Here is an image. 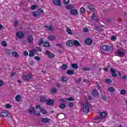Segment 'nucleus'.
I'll return each mask as SVG.
<instances>
[{
	"instance_id": "obj_1",
	"label": "nucleus",
	"mask_w": 127,
	"mask_h": 127,
	"mask_svg": "<svg viewBox=\"0 0 127 127\" xmlns=\"http://www.w3.org/2000/svg\"><path fill=\"white\" fill-rule=\"evenodd\" d=\"M90 105L89 103L86 102L83 103V111L85 114H88L90 112Z\"/></svg>"
},
{
	"instance_id": "obj_2",
	"label": "nucleus",
	"mask_w": 127,
	"mask_h": 127,
	"mask_svg": "<svg viewBox=\"0 0 127 127\" xmlns=\"http://www.w3.org/2000/svg\"><path fill=\"white\" fill-rule=\"evenodd\" d=\"M32 77L31 75L29 74V73H27L26 74H23L22 76V79L24 81H27V82H29V80L31 79Z\"/></svg>"
},
{
	"instance_id": "obj_3",
	"label": "nucleus",
	"mask_w": 127,
	"mask_h": 127,
	"mask_svg": "<svg viewBox=\"0 0 127 127\" xmlns=\"http://www.w3.org/2000/svg\"><path fill=\"white\" fill-rule=\"evenodd\" d=\"M117 56L119 57H124L126 54V52L125 51H122L121 49H119L116 51Z\"/></svg>"
},
{
	"instance_id": "obj_4",
	"label": "nucleus",
	"mask_w": 127,
	"mask_h": 127,
	"mask_svg": "<svg viewBox=\"0 0 127 127\" xmlns=\"http://www.w3.org/2000/svg\"><path fill=\"white\" fill-rule=\"evenodd\" d=\"M84 43L86 45H92V43H93V41L90 38H88L85 40Z\"/></svg>"
},
{
	"instance_id": "obj_5",
	"label": "nucleus",
	"mask_w": 127,
	"mask_h": 127,
	"mask_svg": "<svg viewBox=\"0 0 127 127\" xmlns=\"http://www.w3.org/2000/svg\"><path fill=\"white\" fill-rule=\"evenodd\" d=\"M41 121L43 124H47L50 122V119L48 118H43L41 119Z\"/></svg>"
},
{
	"instance_id": "obj_6",
	"label": "nucleus",
	"mask_w": 127,
	"mask_h": 127,
	"mask_svg": "<svg viewBox=\"0 0 127 127\" xmlns=\"http://www.w3.org/2000/svg\"><path fill=\"white\" fill-rule=\"evenodd\" d=\"M46 54H47L48 58H51V59L55 57V55H54L53 53H50L49 51H46Z\"/></svg>"
},
{
	"instance_id": "obj_7",
	"label": "nucleus",
	"mask_w": 127,
	"mask_h": 127,
	"mask_svg": "<svg viewBox=\"0 0 127 127\" xmlns=\"http://www.w3.org/2000/svg\"><path fill=\"white\" fill-rule=\"evenodd\" d=\"M48 39L49 41H51V42H53L54 41H55L56 37L53 35H50L48 37Z\"/></svg>"
},
{
	"instance_id": "obj_8",
	"label": "nucleus",
	"mask_w": 127,
	"mask_h": 127,
	"mask_svg": "<svg viewBox=\"0 0 127 127\" xmlns=\"http://www.w3.org/2000/svg\"><path fill=\"white\" fill-rule=\"evenodd\" d=\"M70 13L71 15H77L78 14V10L76 9H71Z\"/></svg>"
},
{
	"instance_id": "obj_9",
	"label": "nucleus",
	"mask_w": 127,
	"mask_h": 127,
	"mask_svg": "<svg viewBox=\"0 0 127 127\" xmlns=\"http://www.w3.org/2000/svg\"><path fill=\"white\" fill-rule=\"evenodd\" d=\"M66 44L68 47H71L73 46V45H74V42L73 40H70L67 41L66 42Z\"/></svg>"
},
{
	"instance_id": "obj_10",
	"label": "nucleus",
	"mask_w": 127,
	"mask_h": 127,
	"mask_svg": "<svg viewBox=\"0 0 127 127\" xmlns=\"http://www.w3.org/2000/svg\"><path fill=\"white\" fill-rule=\"evenodd\" d=\"M0 116L1 117H3V118H5L8 116V112L7 111H5L3 112H1L0 114Z\"/></svg>"
},
{
	"instance_id": "obj_11",
	"label": "nucleus",
	"mask_w": 127,
	"mask_h": 127,
	"mask_svg": "<svg viewBox=\"0 0 127 127\" xmlns=\"http://www.w3.org/2000/svg\"><path fill=\"white\" fill-rule=\"evenodd\" d=\"M16 36L19 38H23L24 37V34L22 32H18L16 33Z\"/></svg>"
},
{
	"instance_id": "obj_12",
	"label": "nucleus",
	"mask_w": 127,
	"mask_h": 127,
	"mask_svg": "<svg viewBox=\"0 0 127 127\" xmlns=\"http://www.w3.org/2000/svg\"><path fill=\"white\" fill-rule=\"evenodd\" d=\"M53 2L55 5H57L58 6L61 5V1H60V0H53Z\"/></svg>"
},
{
	"instance_id": "obj_13",
	"label": "nucleus",
	"mask_w": 127,
	"mask_h": 127,
	"mask_svg": "<svg viewBox=\"0 0 127 127\" xmlns=\"http://www.w3.org/2000/svg\"><path fill=\"white\" fill-rule=\"evenodd\" d=\"M110 72L111 73H112V76L114 77H117V76H118V75L116 73V72H117V71H116L115 70V69L113 68H111L110 69Z\"/></svg>"
},
{
	"instance_id": "obj_14",
	"label": "nucleus",
	"mask_w": 127,
	"mask_h": 127,
	"mask_svg": "<svg viewBox=\"0 0 127 127\" xmlns=\"http://www.w3.org/2000/svg\"><path fill=\"white\" fill-rule=\"evenodd\" d=\"M100 116L101 119H105V118H106V117L107 116V112H100Z\"/></svg>"
},
{
	"instance_id": "obj_15",
	"label": "nucleus",
	"mask_w": 127,
	"mask_h": 127,
	"mask_svg": "<svg viewBox=\"0 0 127 127\" xmlns=\"http://www.w3.org/2000/svg\"><path fill=\"white\" fill-rule=\"evenodd\" d=\"M47 104L48 106H52L54 104V101L52 99H48L47 100Z\"/></svg>"
},
{
	"instance_id": "obj_16",
	"label": "nucleus",
	"mask_w": 127,
	"mask_h": 127,
	"mask_svg": "<svg viewBox=\"0 0 127 127\" xmlns=\"http://www.w3.org/2000/svg\"><path fill=\"white\" fill-rule=\"evenodd\" d=\"M27 41L28 43H32V42H33V37L31 35L29 36L27 38Z\"/></svg>"
},
{
	"instance_id": "obj_17",
	"label": "nucleus",
	"mask_w": 127,
	"mask_h": 127,
	"mask_svg": "<svg viewBox=\"0 0 127 127\" xmlns=\"http://www.w3.org/2000/svg\"><path fill=\"white\" fill-rule=\"evenodd\" d=\"M29 113L30 114H35V109L33 107H30L29 108Z\"/></svg>"
},
{
	"instance_id": "obj_18",
	"label": "nucleus",
	"mask_w": 127,
	"mask_h": 127,
	"mask_svg": "<svg viewBox=\"0 0 127 127\" xmlns=\"http://www.w3.org/2000/svg\"><path fill=\"white\" fill-rule=\"evenodd\" d=\"M66 74L68 75H74L75 74V70L72 69V70H67L66 71Z\"/></svg>"
},
{
	"instance_id": "obj_19",
	"label": "nucleus",
	"mask_w": 127,
	"mask_h": 127,
	"mask_svg": "<svg viewBox=\"0 0 127 127\" xmlns=\"http://www.w3.org/2000/svg\"><path fill=\"white\" fill-rule=\"evenodd\" d=\"M45 27H46V28H47L48 30H50L51 31H53V30H54V27H53V25H50L49 26H45Z\"/></svg>"
},
{
	"instance_id": "obj_20",
	"label": "nucleus",
	"mask_w": 127,
	"mask_h": 127,
	"mask_svg": "<svg viewBox=\"0 0 127 127\" xmlns=\"http://www.w3.org/2000/svg\"><path fill=\"white\" fill-rule=\"evenodd\" d=\"M102 49L104 50V51H109L110 50V47L107 45H104L102 47Z\"/></svg>"
},
{
	"instance_id": "obj_21",
	"label": "nucleus",
	"mask_w": 127,
	"mask_h": 127,
	"mask_svg": "<svg viewBox=\"0 0 127 127\" xmlns=\"http://www.w3.org/2000/svg\"><path fill=\"white\" fill-rule=\"evenodd\" d=\"M33 15L34 16V17H38V16L40 15V12L38 11L33 12Z\"/></svg>"
},
{
	"instance_id": "obj_22",
	"label": "nucleus",
	"mask_w": 127,
	"mask_h": 127,
	"mask_svg": "<svg viewBox=\"0 0 127 127\" xmlns=\"http://www.w3.org/2000/svg\"><path fill=\"white\" fill-rule=\"evenodd\" d=\"M12 56H13V57H15V58H18V57H19V54L16 52H13L12 53Z\"/></svg>"
},
{
	"instance_id": "obj_23",
	"label": "nucleus",
	"mask_w": 127,
	"mask_h": 127,
	"mask_svg": "<svg viewBox=\"0 0 127 127\" xmlns=\"http://www.w3.org/2000/svg\"><path fill=\"white\" fill-rule=\"evenodd\" d=\"M22 96H21V95H17L15 98V99L16 100V101L17 102H20V100H21V98Z\"/></svg>"
},
{
	"instance_id": "obj_24",
	"label": "nucleus",
	"mask_w": 127,
	"mask_h": 127,
	"mask_svg": "<svg viewBox=\"0 0 127 127\" xmlns=\"http://www.w3.org/2000/svg\"><path fill=\"white\" fill-rule=\"evenodd\" d=\"M88 8L90 10V11H92V12H94L95 11V8H94V6L92 5H90L88 6Z\"/></svg>"
},
{
	"instance_id": "obj_25",
	"label": "nucleus",
	"mask_w": 127,
	"mask_h": 127,
	"mask_svg": "<svg viewBox=\"0 0 127 127\" xmlns=\"http://www.w3.org/2000/svg\"><path fill=\"white\" fill-rule=\"evenodd\" d=\"M108 91L110 92V93H113L116 91V89H115L114 87L111 86L108 88Z\"/></svg>"
},
{
	"instance_id": "obj_26",
	"label": "nucleus",
	"mask_w": 127,
	"mask_h": 127,
	"mask_svg": "<svg viewBox=\"0 0 127 127\" xmlns=\"http://www.w3.org/2000/svg\"><path fill=\"white\" fill-rule=\"evenodd\" d=\"M98 95H99V92H98V90H94L92 92V95L94 96V97H97Z\"/></svg>"
},
{
	"instance_id": "obj_27",
	"label": "nucleus",
	"mask_w": 127,
	"mask_h": 127,
	"mask_svg": "<svg viewBox=\"0 0 127 127\" xmlns=\"http://www.w3.org/2000/svg\"><path fill=\"white\" fill-rule=\"evenodd\" d=\"M66 32H67L68 34H70V35H72V30L69 27L66 28Z\"/></svg>"
},
{
	"instance_id": "obj_28",
	"label": "nucleus",
	"mask_w": 127,
	"mask_h": 127,
	"mask_svg": "<svg viewBox=\"0 0 127 127\" xmlns=\"http://www.w3.org/2000/svg\"><path fill=\"white\" fill-rule=\"evenodd\" d=\"M40 101L41 103H45L46 102V98L44 96H41Z\"/></svg>"
},
{
	"instance_id": "obj_29",
	"label": "nucleus",
	"mask_w": 127,
	"mask_h": 127,
	"mask_svg": "<svg viewBox=\"0 0 127 127\" xmlns=\"http://www.w3.org/2000/svg\"><path fill=\"white\" fill-rule=\"evenodd\" d=\"M91 18H92V19H94V20H97L98 17H97L95 13H93L92 15Z\"/></svg>"
},
{
	"instance_id": "obj_30",
	"label": "nucleus",
	"mask_w": 127,
	"mask_h": 127,
	"mask_svg": "<svg viewBox=\"0 0 127 127\" xmlns=\"http://www.w3.org/2000/svg\"><path fill=\"white\" fill-rule=\"evenodd\" d=\"M67 68H68V66L66 64H63L61 67V69H62V70H66Z\"/></svg>"
},
{
	"instance_id": "obj_31",
	"label": "nucleus",
	"mask_w": 127,
	"mask_h": 127,
	"mask_svg": "<svg viewBox=\"0 0 127 127\" xmlns=\"http://www.w3.org/2000/svg\"><path fill=\"white\" fill-rule=\"evenodd\" d=\"M65 107L66 105H65V104L63 103L60 105V108L62 110H64Z\"/></svg>"
},
{
	"instance_id": "obj_32",
	"label": "nucleus",
	"mask_w": 127,
	"mask_h": 127,
	"mask_svg": "<svg viewBox=\"0 0 127 127\" xmlns=\"http://www.w3.org/2000/svg\"><path fill=\"white\" fill-rule=\"evenodd\" d=\"M71 67L72 68H74V69H78V64H71Z\"/></svg>"
},
{
	"instance_id": "obj_33",
	"label": "nucleus",
	"mask_w": 127,
	"mask_h": 127,
	"mask_svg": "<svg viewBox=\"0 0 127 127\" xmlns=\"http://www.w3.org/2000/svg\"><path fill=\"white\" fill-rule=\"evenodd\" d=\"M73 44L75 46H79V45H80V43L77 40H74L73 41Z\"/></svg>"
},
{
	"instance_id": "obj_34",
	"label": "nucleus",
	"mask_w": 127,
	"mask_h": 127,
	"mask_svg": "<svg viewBox=\"0 0 127 127\" xmlns=\"http://www.w3.org/2000/svg\"><path fill=\"white\" fill-rule=\"evenodd\" d=\"M34 53L32 50H30L29 54V57H34Z\"/></svg>"
},
{
	"instance_id": "obj_35",
	"label": "nucleus",
	"mask_w": 127,
	"mask_h": 127,
	"mask_svg": "<svg viewBox=\"0 0 127 127\" xmlns=\"http://www.w3.org/2000/svg\"><path fill=\"white\" fill-rule=\"evenodd\" d=\"M38 7V6L37 5H33L31 7V10H34V9H36Z\"/></svg>"
},
{
	"instance_id": "obj_36",
	"label": "nucleus",
	"mask_w": 127,
	"mask_h": 127,
	"mask_svg": "<svg viewBox=\"0 0 127 127\" xmlns=\"http://www.w3.org/2000/svg\"><path fill=\"white\" fill-rule=\"evenodd\" d=\"M43 46H44L45 47H49V46H50V44H49V42H46L43 44Z\"/></svg>"
},
{
	"instance_id": "obj_37",
	"label": "nucleus",
	"mask_w": 127,
	"mask_h": 127,
	"mask_svg": "<svg viewBox=\"0 0 127 127\" xmlns=\"http://www.w3.org/2000/svg\"><path fill=\"white\" fill-rule=\"evenodd\" d=\"M51 92L52 93V94H56V93L57 92V89L56 88H52L51 89Z\"/></svg>"
},
{
	"instance_id": "obj_38",
	"label": "nucleus",
	"mask_w": 127,
	"mask_h": 127,
	"mask_svg": "<svg viewBox=\"0 0 127 127\" xmlns=\"http://www.w3.org/2000/svg\"><path fill=\"white\" fill-rule=\"evenodd\" d=\"M40 112H41V113L43 114V115H46V114L47 113V112L45 111V110L44 109H41L40 110Z\"/></svg>"
},
{
	"instance_id": "obj_39",
	"label": "nucleus",
	"mask_w": 127,
	"mask_h": 127,
	"mask_svg": "<svg viewBox=\"0 0 127 127\" xmlns=\"http://www.w3.org/2000/svg\"><path fill=\"white\" fill-rule=\"evenodd\" d=\"M5 108H6V109H10L11 108H12V105H11L10 104H7L5 105Z\"/></svg>"
},
{
	"instance_id": "obj_40",
	"label": "nucleus",
	"mask_w": 127,
	"mask_h": 127,
	"mask_svg": "<svg viewBox=\"0 0 127 127\" xmlns=\"http://www.w3.org/2000/svg\"><path fill=\"white\" fill-rule=\"evenodd\" d=\"M2 46H3V47H6L7 46V44H6V42L5 41H2L1 43Z\"/></svg>"
},
{
	"instance_id": "obj_41",
	"label": "nucleus",
	"mask_w": 127,
	"mask_h": 127,
	"mask_svg": "<svg viewBox=\"0 0 127 127\" xmlns=\"http://www.w3.org/2000/svg\"><path fill=\"white\" fill-rule=\"evenodd\" d=\"M72 8H73L72 5H68L66 6V9H72Z\"/></svg>"
},
{
	"instance_id": "obj_42",
	"label": "nucleus",
	"mask_w": 127,
	"mask_h": 127,
	"mask_svg": "<svg viewBox=\"0 0 127 127\" xmlns=\"http://www.w3.org/2000/svg\"><path fill=\"white\" fill-rule=\"evenodd\" d=\"M111 79H109V78H107V79H105V83H107V84H110L111 83Z\"/></svg>"
},
{
	"instance_id": "obj_43",
	"label": "nucleus",
	"mask_w": 127,
	"mask_h": 127,
	"mask_svg": "<svg viewBox=\"0 0 127 127\" xmlns=\"http://www.w3.org/2000/svg\"><path fill=\"white\" fill-rule=\"evenodd\" d=\"M126 93H127L126 90H125L124 89H122L121 91L120 94H121V95H125V94H126Z\"/></svg>"
},
{
	"instance_id": "obj_44",
	"label": "nucleus",
	"mask_w": 127,
	"mask_h": 127,
	"mask_svg": "<svg viewBox=\"0 0 127 127\" xmlns=\"http://www.w3.org/2000/svg\"><path fill=\"white\" fill-rule=\"evenodd\" d=\"M65 100L66 101H73L74 98H73V97H69V98H66Z\"/></svg>"
},
{
	"instance_id": "obj_45",
	"label": "nucleus",
	"mask_w": 127,
	"mask_h": 127,
	"mask_svg": "<svg viewBox=\"0 0 127 127\" xmlns=\"http://www.w3.org/2000/svg\"><path fill=\"white\" fill-rule=\"evenodd\" d=\"M5 53H6V54H8V55L10 54V50H9V49L5 50Z\"/></svg>"
},
{
	"instance_id": "obj_46",
	"label": "nucleus",
	"mask_w": 127,
	"mask_h": 127,
	"mask_svg": "<svg viewBox=\"0 0 127 127\" xmlns=\"http://www.w3.org/2000/svg\"><path fill=\"white\" fill-rule=\"evenodd\" d=\"M80 10L81 13H84V12H85V8L81 7Z\"/></svg>"
},
{
	"instance_id": "obj_47",
	"label": "nucleus",
	"mask_w": 127,
	"mask_h": 127,
	"mask_svg": "<svg viewBox=\"0 0 127 127\" xmlns=\"http://www.w3.org/2000/svg\"><path fill=\"white\" fill-rule=\"evenodd\" d=\"M44 43V41H43V39H41L39 42V45H42V44Z\"/></svg>"
},
{
	"instance_id": "obj_48",
	"label": "nucleus",
	"mask_w": 127,
	"mask_h": 127,
	"mask_svg": "<svg viewBox=\"0 0 127 127\" xmlns=\"http://www.w3.org/2000/svg\"><path fill=\"white\" fill-rule=\"evenodd\" d=\"M36 110H41V109H42V108H41V106H40V105H37L36 106Z\"/></svg>"
},
{
	"instance_id": "obj_49",
	"label": "nucleus",
	"mask_w": 127,
	"mask_h": 127,
	"mask_svg": "<svg viewBox=\"0 0 127 127\" xmlns=\"http://www.w3.org/2000/svg\"><path fill=\"white\" fill-rule=\"evenodd\" d=\"M62 82H66L67 81V78L65 77H62Z\"/></svg>"
},
{
	"instance_id": "obj_50",
	"label": "nucleus",
	"mask_w": 127,
	"mask_h": 127,
	"mask_svg": "<svg viewBox=\"0 0 127 127\" xmlns=\"http://www.w3.org/2000/svg\"><path fill=\"white\" fill-rule=\"evenodd\" d=\"M69 0H64V4H68L69 3Z\"/></svg>"
},
{
	"instance_id": "obj_51",
	"label": "nucleus",
	"mask_w": 127,
	"mask_h": 127,
	"mask_svg": "<svg viewBox=\"0 0 127 127\" xmlns=\"http://www.w3.org/2000/svg\"><path fill=\"white\" fill-rule=\"evenodd\" d=\"M18 23V21L16 20L14 22V26H17V24Z\"/></svg>"
},
{
	"instance_id": "obj_52",
	"label": "nucleus",
	"mask_w": 127,
	"mask_h": 127,
	"mask_svg": "<svg viewBox=\"0 0 127 127\" xmlns=\"http://www.w3.org/2000/svg\"><path fill=\"white\" fill-rule=\"evenodd\" d=\"M111 40H112V41H114V40H115V39H116V36H112L111 38H110Z\"/></svg>"
},
{
	"instance_id": "obj_53",
	"label": "nucleus",
	"mask_w": 127,
	"mask_h": 127,
	"mask_svg": "<svg viewBox=\"0 0 127 127\" xmlns=\"http://www.w3.org/2000/svg\"><path fill=\"white\" fill-rule=\"evenodd\" d=\"M34 59H36L37 61H39V60H40V58L38 56H36L34 57Z\"/></svg>"
},
{
	"instance_id": "obj_54",
	"label": "nucleus",
	"mask_w": 127,
	"mask_h": 127,
	"mask_svg": "<svg viewBox=\"0 0 127 127\" xmlns=\"http://www.w3.org/2000/svg\"><path fill=\"white\" fill-rule=\"evenodd\" d=\"M83 30L84 32H88L89 31V29H88V28H83Z\"/></svg>"
},
{
	"instance_id": "obj_55",
	"label": "nucleus",
	"mask_w": 127,
	"mask_h": 127,
	"mask_svg": "<svg viewBox=\"0 0 127 127\" xmlns=\"http://www.w3.org/2000/svg\"><path fill=\"white\" fill-rule=\"evenodd\" d=\"M73 106H74V104L72 102H70L69 104V107L70 108H72V107H73Z\"/></svg>"
},
{
	"instance_id": "obj_56",
	"label": "nucleus",
	"mask_w": 127,
	"mask_h": 127,
	"mask_svg": "<svg viewBox=\"0 0 127 127\" xmlns=\"http://www.w3.org/2000/svg\"><path fill=\"white\" fill-rule=\"evenodd\" d=\"M3 81L0 80V87H2L3 86Z\"/></svg>"
},
{
	"instance_id": "obj_57",
	"label": "nucleus",
	"mask_w": 127,
	"mask_h": 127,
	"mask_svg": "<svg viewBox=\"0 0 127 127\" xmlns=\"http://www.w3.org/2000/svg\"><path fill=\"white\" fill-rule=\"evenodd\" d=\"M36 48L38 50V51H39V52H42V49H41V48H40L38 47H36Z\"/></svg>"
},
{
	"instance_id": "obj_58",
	"label": "nucleus",
	"mask_w": 127,
	"mask_h": 127,
	"mask_svg": "<svg viewBox=\"0 0 127 127\" xmlns=\"http://www.w3.org/2000/svg\"><path fill=\"white\" fill-rule=\"evenodd\" d=\"M83 70L84 71H89V70H90V69H89V68H88V67H84L83 68Z\"/></svg>"
},
{
	"instance_id": "obj_59",
	"label": "nucleus",
	"mask_w": 127,
	"mask_h": 127,
	"mask_svg": "<svg viewBox=\"0 0 127 127\" xmlns=\"http://www.w3.org/2000/svg\"><path fill=\"white\" fill-rule=\"evenodd\" d=\"M24 56H27L28 55V52H24Z\"/></svg>"
},
{
	"instance_id": "obj_60",
	"label": "nucleus",
	"mask_w": 127,
	"mask_h": 127,
	"mask_svg": "<svg viewBox=\"0 0 127 127\" xmlns=\"http://www.w3.org/2000/svg\"><path fill=\"white\" fill-rule=\"evenodd\" d=\"M30 65H31L33 66V65H34V62H31L29 63Z\"/></svg>"
},
{
	"instance_id": "obj_61",
	"label": "nucleus",
	"mask_w": 127,
	"mask_h": 127,
	"mask_svg": "<svg viewBox=\"0 0 127 127\" xmlns=\"http://www.w3.org/2000/svg\"><path fill=\"white\" fill-rule=\"evenodd\" d=\"M14 75H15V72H11V76L12 77H14Z\"/></svg>"
},
{
	"instance_id": "obj_62",
	"label": "nucleus",
	"mask_w": 127,
	"mask_h": 127,
	"mask_svg": "<svg viewBox=\"0 0 127 127\" xmlns=\"http://www.w3.org/2000/svg\"><path fill=\"white\" fill-rule=\"evenodd\" d=\"M32 51H33V52L34 53H36V52H37V50H36V49H33V50H32Z\"/></svg>"
},
{
	"instance_id": "obj_63",
	"label": "nucleus",
	"mask_w": 127,
	"mask_h": 127,
	"mask_svg": "<svg viewBox=\"0 0 127 127\" xmlns=\"http://www.w3.org/2000/svg\"><path fill=\"white\" fill-rule=\"evenodd\" d=\"M81 78H79L77 79V80L76 81L77 83H80L81 82Z\"/></svg>"
},
{
	"instance_id": "obj_64",
	"label": "nucleus",
	"mask_w": 127,
	"mask_h": 127,
	"mask_svg": "<svg viewBox=\"0 0 127 127\" xmlns=\"http://www.w3.org/2000/svg\"><path fill=\"white\" fill-rule=\"evenodd\" d=\"M123 78V79H127V75H124Z\"/></svg>"
}]
</instances>
